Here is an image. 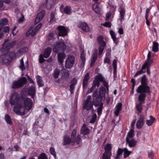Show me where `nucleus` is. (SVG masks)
I'll return each mask as SVG.
<instances>
[{
	"label": "nucleus",
	"instance_id": "9",
	"mask_svg": "<svg viewBox=\"0 0 159 159\" xmlns=\"http://www.w3.org/2000/svg\"><path fill=\"white\" fill-rule=\"evenodd\" d=\"M75 58L72 56L69 57L65 61V67L66 68L70 69L72 67L74 63Z\"/></svg>",
	"mask_w": 159,
	"mask_h": 159
},
{
	"label": "nucleus",
	"instance_id": "39",
	"mask_svg": "<svg viewBox=\"0 0 159 159\" xmlns=\"http://www.w3.org/2000/svg\"><path fill=\"white\" fill-rule=\"evenodd\" d=\"M21 87L18 80L14 81L12 83V88L13 89L20 88Z\"/></svg>",
	"mask_w": 159,
	"mask_h": 159
},
{
	"label": "nucleus",
	"instance_id": "64",
	"mask_svg": "<svg viewBox=\"0 0 159 159\" xmlns=\"http://www.w3.org/2000/svg\"><path fill=\"white\" fill-rule=\"evenodd\" d=\"M88 81H86L83 80L82 83V87L83 89H86L88 84Z\"/></svg>",
	"mask_w": 159,
	"mask_h": 159
},
{
	"label": "nucleus",
	"instance_id": "58",
	"mask_svg": "<svg viewBox=\"0 0 159 159\" xmlns=\"http://www.w3.org/2000/svg\"><path fill=\"white\" fill-rule=\"evenodd\" d=\"M148 157L150 158L151 159H154V153L152 151H150L148 152Z\"/></svg>",
	"mask_w": 159,
	"mask_h": 159
},
{
	"label": "nucleus",
	"instance_id": "10",
	"mask_svg": "<svg viewBox=\"0 0 159 159\" xmlns=\"http://www.w3.org/2000/svg\"><path fill=\"white\" fill-rule=\"evenodd\" d=\"M145 117L144 115H140L136 124V127L138 129H141L144 125V121Z\"/></svg>",
	"mask_w": 159,
	"mask_h": 159
},
{
	"label": "nucleus",
	"instance_id": "59",
	"mask_svg": "<svg viewBox=\"0 0 159 159\" xmlns=\"http://www.w3.org/2000/svg\"><path fill=\"white\" fill-rule=\"evenodd\" d=\"M5 61L3 55H1L0 56V63H2L3 65H7V63H5Z\"/></svg>",
	"mask_w": 159,
	"mask_h": 159
},
{
	"label": "nucleus",
	"instance_id": "23",
	"mask_svg": "<svg viewBox=\"0 0 159 159\" xmlns=\"http://www.w3.org/2000/svg\"><path fill=\"white\" fill-rule=\"evenodd\" d=\"M66 57L65 54L63 52H60L57 55L58 60L60 63H62Z\"/></svg>",
	"mask_w": 159,
	"mask_h": 159
},
{
	"label": "nucleus",
	"instance_id": "60",
	"mask_svg": "<svg viewBox=\"0 0 159 159\" xmlns=\"http://www.w3.org/2000/svg\"><path fill=\"white\" fill-rule=\"evenodd\" d=\"M38 159H48L46 154L44 153H41Z\"/></svg>",
	"mask_w": 159,
	"mask_h": 159
},
{
	"label": "nucleus",
	"instance_id": "52",
	"mask_svg": "<svg viewBox=\"0 0 159 159\" xmlns=\"http://www.w3.org/2000/svg\"><path fill=\"white\" fill-rule=\"evenodd\" d=\"M77 133V130L75 129H74L72 131L71 134V138L72 141L75 140V138H76V136Z\"/></svg>",
	"mask_w": 159,
	"mask_h": 159
},
{
	"label": "nucleus",
	"instance_id": "61",
	"mask_svg": "<svg viewBox=\"0 0 159 159\" xmlns=\"http://www.w3.org/2000/svg\"><path fill=\"white\" fill-rule=\"evenodd\" d=\"M124 148L122 149L119 148L117 152L116 156L120 157V156L122 155L123 152H124Z\"/></svg>",
	"mask_w": 159,
	"mask_h": 159
},
{
	"label": "nucleus",
	"instance_id": "27",
	"mask_svg": "<svg viewBox=\"0 0 159 159\" xmlns=\"http://www.w3.org/2000/svg\"><path fill=\"white\" fill-rule=\"evenodd\" d=\"M150 120H146V124L149 126H152L156 120L155 118L152 116H150Z\"/></svg>",
	"mask_w": 159,
	"mask_h": 159
},
{
	"label": "nucleus",
	"instance_id": "20",
	"mask_svg": "<svg viewBox=\"0 0 159 159\" xmlns=\"http://www.w3.org/2000/svg\"><path fill=\"white\" fill-rule=\"evenodd\" d=\"M71 142L72 143V140L71 138L67 135H65L63 137V142L62 143L63 145L69 144Z\"/></svg>",
	"mask_w": 159,
	"mask_h": 159
},
{
	"label": "nucleus",
	"instance_id": "28",
	"mask_svg": "<svg viewBox=\"0 0 159 159\" xmlns=\"http://www.w3.org/2000/svg\"><path fill=\"white\" fill-rule=\"evenodd\" d=\"M1 52L2 53V55L7 54V53L10 52V49L5 44L3 45L1 49Z\"/></svg>",
	"mask_w": 159,
	"mask_h": 159
},
{
	"label": "nucleus",
	"instance_id": "37",
	"mask_svg": "<svg viewBox=\"0 0 159 159\" xmlns=\"http://www.w3.org/2000/svg\"><path fill=\"white\" fill-rule=\"evenodd\" d=\"M37 82L39 87H42L43 86V81L42 77L38 75L37 77Z\"/></svg>",
	"mask_w": 159,
	"mask_h": 159
},
{
	"label": "nucleus",
	"instance_id": "48",
	"mask_svg": "<svg viewBox=\"0 0 159 159\" xmlns=\"http://www.w3.org/2000/svg\"><path fill=\"white\" fill-rule=\"evenodd\" d=\"M45 12L44 10H42L40 12H39L37 16L40 19L42 20L43 18L45 15Z\"/></svg>",
	"mask_w": 159,
	"mask_h": 159
},
{
	"label": "nucleus",
	"instance_id": "11",
	"mask_svg": "<svg viewBox=\"0 0 159 159\" xmlns=\"http://www.w3.org/2000/svg\"><path fill=\"white\" fill-rule=\"evenodd\" d=\"M57 29L59 31L58 36L64 37L67 34L68 31L64 26L59 25Z\"/></svg>",
	"mask_w": 159,
	"mask_h": 159
},
{
	"label": "nucleus",
	"instance_id": "13",
	"mask_svg": "<svg viewBox=\"0 0 159 159\" xmlns=\"http://www.w3.org/2000/svg\"><path fill=\"white\" fill-rule=\"evenodd\" d=\"M79 28H81L83 31L88 32L89 30V28L88 25L85 22H80L78 24Z\"/></svg>",
	"mask_w": 159,
	"mask_h": 159
},
{
	"label": "nucleus",
	"instance_id": "51",
	"mask_svg": "<svg viewBox=\"0 0 159 159\" xmlns=\"http://www.w3.org/2000/svg\"><path fill=\"white\" fill-rule=\"evenodd\" d=\"M97 118V115L96 113L94 114L92 116L91 120L90 121V123L91 124H94Z\"/></svg>",
	"mask_w": 159,
	"mask_h": 159
},
{
	"label": "nucleus",
	"instance_id": "31",
	"mask_svg": "<svg viewBox=\"0 0 159 159\" xmlns=\"http://www.w3.org/2000/svg\"><path fill=\"white\" fill-rule=\"evenodd\" d=\"M4 119L7 124L10 125H11L13 124V122L9 114H6L5 115Z\"/></svg>",
	"mask_w": 159,
	"mask_h": 159
},
{
	"label": "nucleus",
	"instance_id": "3",
	"mask_svg": "<svg viewBox=\"0 0 159 159\" xmlns=\"http://www.w3.org/2000/svg\"><path fill=\"white\" fill-rule=\"evenodd\" d=\"M66 48V46L65 44L64 41L61 39V41H58L54 45L53 51L57 53H58L60 51H64Z\"/></svg>",
	"mask_w": 159,
	"mask_h": 159
},
{
	"label": "nucleus",
	"instance_id": "15",
	"mask_svg": "<svg viewBox=\"0 0 159 159\" xmlns=\"http://www.w3.org/2000/svg\"><path fill=\"white\" fill-rule=\"evenodd\" d=\"M93 105L92 102H84L83 104V108L87 111H89L92 109H93Z\"/></svg>",
	"mask_w": 159,
	"mask_h": 159
},
{
	"label": "nucleus",
	"instance_id": "4",
	"mask_svg": "<svg viewBox=\"0 0 159 159\" xmlns=\"http://www.w3.org/2000/svg\"><path fill=\"white\" fill-rule=\"evenodd\" d=\"M13 108L14 112L17 115L23 116L25 114V109L21 103L14 105Z\"/></svg>",
	"mask_w": 159,
	"mask_h": 159
},
{
	"label": "nucleus",
	"instance_id": "8",
	"mask_svg": "<svg viewBox=\"0 0 159 159\" xmlns=\"http://www.w3.org/2000/svg\"><path fill=\"white\" fill-rule=\"evenodd\" d=\"M103 81V77L100 73L96 76L95 78L93 81L92 85L96 88H98L100 85V82Z\"/></svg>",
	"mask_w": 159,
	"mask_h": 159
},
{
	"label": "nucleus",
	"instance_id": "29",
	"mask_svg": "<svg viewBox=\"0 0 159 159\" xmlns=\"http://www.w3.org/2000/svg\"><path fill=\"white\" fill-rule=\"evenodd\" d=\"M56 1V0H47L46 3L47 8L48 9H51Z\"/></svg>",
	"mask_w": 159,
	"mask_h": 159
},
{
	"label": "nucleus",
	"instance_id": "16",
	"mask_svg": "<svg viewBox=\"0 0 159 159\" xmlns=\"http://www.w3.org/2000/svg\"><path fill=\"white\" fill-rule=\"evenodd\" d=\"M89 133V129L86 126V124L84 123L81 128L80 134L84 135H86Z\"/></svg>",
	"mask_w": 159,
	"mask_h": 159
},
{
	"label": "nucleus",
	"instance_id": "2",
	"mask_svg": "<svg viewBox=\"0 0 159 159\" xmlns=\"http://www.w3.org/2000/svg\"><path fill=\"white\" fill-rule=\"evenodd\" d=\"M23 100V96H20L18 93L14 92L10 98V103L11 105L21 103Z\"/></svg>",
	"mask_w": 159,
	"mask_h": 159
},
{
	"label": "nucleus",
	"instance_id": "42",
	"mask_svg": "<svg viewBox=\"0 0 159 159\" xmlns=\"http://www.w3.org/2000/svg\"><path fill=\"white\" fill-rule=\"evenodd\" d=\"M124 157L125 158H126L129 156L131 153L132 152L129 151L126 148H124Z\"/></svg>",
	"mask_w": 159,
	"mask_h": 159
},
{
	"label": "nucleus",
	"instance_id": "47",
	"mask_svg": "<svg viewBox=\"0 0 159 159\" xmlns=\"http://www.w3.org/2000/svg\"><path fill=\"white\" fill-rule=\"evenodd\" d=\"M105 46L106 45L105 43H104V45H99L98 49L99 55H102L104 51Z\"/></svg>",
	"mask_w": 159,
	"mask_h": 159
},
{
	"label": "nucleus",
	"instance_id": "32",
	"mask_svg": "<svg viewBox=\"0 0 159 159\" xmlns=\"http://www.w3.org/2000/svg\"><path fill=\"white\" fill-rule=\"evenodd\" d=\"M103 36L102 35H99L98 37L97 40L99 45H103L104 43L106 45V42L103 40Z\"/></svg>",
	"mask_w": 159,
	"mask_h": 159
},
{
	"label": "nucleus",
	"instance_id": "56",
	"mask_svg": "<svg viewBox=\"0 0 159 159\" xmlns=\"http://www.w3.org/2000/svg\"><path fill=\"white\" fill-rule=\"evenodd\" d=\"M55 16L54 14L52 12L51 13V14L50 20L49 21V23L51 24L53 22L55 21Z\"/></svg>",
	"mask_w": 159,
	"mask_h": 159
},
{
	"label": "nucleus",
	"instance_id": "5",
	"mask_svg": "<svg viewBox=\"0 0 159 159\" xmlns=\"http://www.w3.org/2000/svg\"><path fill=\"white\" fill-rule=\"evenodd\" d=\"M136 91L138 93L140 94L138 97V100L139 103L141 102L143 104L144 103V101L146 96V94L149 95L152 92L151 90H148L147 92H144L143 91H142V92H140L138 91V89H136Z\"/></svg>",
	"mask_w": 159,
	"mask_h": 159
},
{
	"label": "nucleus",
	"instance_id": "35",
	"mask_svg": "<svg viewBox=\"0 0 159 159\" xmlns=\"http://www.w3.org/2000/svg\"><path fill=\"white\" fill-rule=\"evenodd\" d=\"M8 22V20L6 18H3L1 20H0V31L5 25L7 24Z\"/></svg>",
	"mask_w": 159,
	"mask_h": 159
},
{
	"label": "nucleus",
	"instance_id": "21",
	"mask_svg": "<svg viewBox=\"0 0 159 159\" xmlns=\"http://www.w3.org/2000/svg\"><path fill=\"white\" fill-rule=\"evenodd\" d=\"M122 104L121 102H120L118 103L116 107V109L114 111V113L116 116H118L120 112L121 111Z\"/></svg>",
	"mask_w": 159,
	"mask_h": 159
},
{
	"label": "nucleus",
	"instance_id": "18",
	"mask_svg": "<svg viewBox=\"0 0 159 159\" xmlns=\"http://www.w3.org/2000/svg\"><path fill=\"white\" fill-rule=\"evenodd\" d=\"M93 8L96 13H100L101 10L100 3L98 2H95L93 5Z\"/></svg>",
	"mask_w": 159,
	"mask_h": 159
},
{
	"label": "nucleus",
	"instance_id": "19",
	"mask_svg": "<svg viewBox=\"0 0 159 159\" xmlns=\"http://www.w3.org/2000/svg\"><path fill=\"white\" fill-rule=\"evenodd\" d=\"M28 93L29 95L34 98V96L36 94L35 88L34 85H33L28 88Z\"/></svg>",
	"mask_w": 159,
	"mask_h": 159
},
{
	"label": "nucleus",
	"instance_id": "17",
	"mask_svg": "<svg viewBox=\"0 0 159 159\" xmlns=\"http://www.w3.org/2000/svg\"><path fill=\"white\" fill-rule=\"evenodd\" d=\"M126 143L128 144V146L130 148H133L135 147L137 143V141L134 139H132L129 140L128 137L126 138Z\"/></svg>",
	"mask_w": 159,
	"mask_h": 159
},
{
	"label": "nucleus",
	"instance_id": "12",
	"mask_svg": "<svg viewBox=\"0 0 159 159\" xmlns=\"http://www.w3.org/2000/svg\"><path fill=\"white\" fill-rule=\"evenodd\" d=\"M103 98L99 95H98L95 98H93V104L95 107H98L101 105L102 102Z\"/></svg>",
	"mask_w": 159,
	"mask_h": 159
},
{
	"label": "nucleus",
	"instance_id": "41",
	"mask_svg": "<svg viewBox=\"0 0 159 159\" xmlns=\"http://www.w3.org/2000/svg\"><path fill=\"white\" fill-rule=\"evenodd\" d=\"M80 57L81 59V65L84 66L85 63L86 59L85 55L83 51L81 52Z\"/></svg>",
	"mask_w": 159,
	"mask_h": 159
},
{
	"label": "nucleus",
	"instance_id": "57",
	"mask_svg": "<svg viewBox=\"0 0 159 159\" xmlns=\"http://www.w3.org/2000/svg\"><path fill=\"white\" fill-rule=\"evenodd\" d=\"M20 65L19 66L20 68L22 70H25V68L24 66V64L23 58H22L20 60Z\"/></svg>",
	"mask_w": 159,
	"mask_h": 159
},
{
	"label": "nucleus",
	"instance_id": "14",
	"mask_svg": "<svg viewBox=\"0 0 159 159\" xmlns=\"http://www.w3.org/2000/svg\"><path fill=\"white\" fill-rule=\"evenodd\" d=\"M119 11L120 14V21L121 22L124 19V17L125 14V8L123 6H120L119 9Z\"/></svg>",
	"mask_w": 159,
	"mask_h": 159
},
{
	"label": "nucleus",
	"instance_id": "55",
	"mask_svg": "<svg viewBox=\"0 0 159 159\" xmlns=\"http://www.w3.org/2000/svg\"><path fill=\"white\" fill-rule=\"evenodd\" d=\"M50 153L55 158H56V155L55 148L53 147H51L50 149Z\"/></svg>",
	"mask_w": 159,
	"mask_h": 159
},
{
	"label": "nucleus",
	"instance_id": "62",
	"mask_svg": "<svg viewBox=\"0 0 159 159\" xmlns=\"http://www.w3.org/2000/svg\"><path fill=\"white\" fill-rule=\"evenodd\" d=\"M105 27H108L110 28L111 26V23L109 22H106L104 23H102L101 24Z\"/></svg>",
	"mask_w": 159,
	"mask_h": 159
},
{
	"label": "nucleus",
	"instance_id": "40",
	"mask_svg": "<svg viewBox=\"0 0 159 159\" xmlns=\"http://www.w3.org/2000/svg\"><path fill=\"white\" fill-rule=\"evenodd\" d=\"M112 154L104 152L102 155V157H100V159H110Z\"/></svg>",
	"mask_w": 159,
	"mask_h": 159
},
{
	"label": "nucleus",
	"instance_id": "50",
	"mask_svg": "<svg viewBox=\"0 0 159 159\" xmlns=\"http://www.w3.org/2000/svg\"><path fill=\"white\" fill-rule=\"evenodd\" d=\"M103 105V103H102L97 108V112L98 115H100L102 114Z\"/></svg>",
	"mask_w": 159,
	"mask_h": 159
},
{
	"label": "nucleus",
	"instance_id": "24",
	"mask_svg": "<svg viewBox=\"0 0 159 159\" xmlns=\"http://www.w3.org/2000/svg\"><path fill=\"white\" fill-rule=\"evenodd\" d=\"M106 93V90L105 87H101L99 91V95H98L103 98L104 100L105 98Z\"/></svg>",
	"mask_w": 159,
	"mask_h": 159
},
{
	"label": "nucleus",
	"instance_id": "33",
	"mask_svg": "<svg viewBox=\"0 0 159 159\" xmlns=\"http://www.w3.org/2000/svg\"><path fill=\"white\" fill-rule=\"evenodd\" d=\"M112 147L111 144L109 143H107L104 147L105 151L104 152L112 154L111 150Z\"/></svg>",
	"mask_w": 159,
	"mask_h": 159
},
{
	"label": "nucleus",
	"instance_id": "45",
	"mask_svg": "<svg viewBox=\"0 0 159 159\" xmlns=\"http://www.w3.org/2000/svg\"><path fill=\"white\" fill-rule=\"evenodd\" d=\"M134 136V130L133 129H131L129 130V132L128 133L127 136L126 137H128L130 138H133Z\"/></svg>",
	"mask_w": 159,
	"mask_h": 159
},
{
	"label": "nucleus",
	"instance_id": "36",
	"mask_svg": "<svg viewBox=\"0 0 159 159\" xmlns=\"http://www.w3.org/2000/svg\"><path fill=\"white\" fill-rule=\"evenodd\" d=\"M18 80L22 87L26 84L27 81L26 78L25 77H21Z\"/></svg>",
	"mask_w": 159,
	"mask_h": 159
},
{
	"label": "nucleus",
	"instance_id": "30",
	"mask_svg": "<svg viewBox=\"0 0 159 159\" xmlns=\"http://www.w3.org/2000/svg\"><path fill=\"white\" fill-rule=\"evenodd\" d=\"M51 52V48L50 47L47 48L44 51L43 54V57L45 58H48L49 57Z\"/></svg>",
	"mask_w": 159,
	"mask_h": 159
},
{
	"label": "nucleus",
	"instance_id": "22",
	"mask_svg": "<svg viewBox=\"0 0 159 159\" xmlns=\"http://www.w3.org/2000/svg\"><path fill=\"white\" fill-rule=\"evenodd\" d=\"M146 63H144L142 66L141 69L139 70L134 75V77H136L138 75H139L142 73H144L146 72V71L144 70L146 69Z\"/></svg>",
	"mask_w": 159,
	"mask_h": 159
},
{
	"label": "nucleus",
	"instance_id": "1",
	"mask_svg": "<svg viewBox=\"0 0 159 159\" xmlns=\"http://www.w3.org/2000/svg\"><path fill=\"white\" fill-rule=\"evenodd\" d=\"M140 82L141 84L137 88L139 91L142 92L143 91L147 92L150 90V87L148 85V81L145 75H143L141 77Z\"/></svg>",
	"mask_w": 159,
	"mask_h": 159
},
{
	"label": "nucleus",
	"instance_id": "43",
	"mask_svg": "<svg viewBox=\"0 0 159 159\" xmlns=\"http://www.w3.org/2000/svg\"><path fill=\"white\" fill-rule=\"evenodd\" d=\"M75 140L72 141V143H73L76 142L77 144H80L81 143L82 140L80 134L78 135L77 137L75 138Z\"/></svg>",
	"mask_w": 159,
	"mask_h": 159
},
{
	"label": "nucleus",
	"instance_id": "34",
	"mask_svg": "<svg viewBox=\"0 0 159 159\" xmlns=\"http://www.w3.org/2000/svg\"><path fill=\"white\" fill-rule=\"evenodd\" d=\"M110 34L114 43H116V45H117L118 43V41H117V39L116 37V35L115 33L113 30H111L110 31Z\"/></svg>",
	"mask_w": 159,
	"mask_h": 159
},
{
	"label": "nucleus",
	"instance_id": "6",
	"mask_svg": "<svg viewBox=\"0 0 159 159\" xmlns=\"http://www.w3.org/2000/svg\"><path fill=\"white\" fill-rule=\"evenodd\" d=\"M23 100L21 103L23 105L24 103L25 108L27 110H30L32 107V102L30 98H25V97L23 96Z\"/></svg>",
	"mask_w": 159,
	"mask_h": 159
},
{
	"label": "nucleus",
	"instance_id": "44",
	"mask_svg": "<svg viewBox=\"0 0 159 159\" xmlns=\"http://www.w3.org/2000/svg\"><path fill=\"white\" fill-rule=\"evenodd\" d=\"M142 103H139L138 104L136 105V107L137 111L139 113H141L143 110Z\"/></svg>",
	"mask_w": 159,
	"mask_h": 159
},
{
	"label": "nucleus",
	"instance_id": "25",
	"mask_svg": "<svg viewBox=\"0 0 159 159\" xmlns=\"http://www.w3.org/2000/svg\"><path fill=\"white\" fill-rule=\"evenodd\" d=\"M42 129V126H40L39 125V121H36L34 124L33 129L34 131L37 132L40 131Z\"/></svg>",
	"mask_w": 159,
	"mask_h": 159
},
{
	"label": "nucleus",
	"instance_id": "63",
	"mask_svg": "<svg viewBox=\"0 0 159 159\" xmlns=\"http://www.w3.org/2000/svg\"><path fill=\"white\" fill-rule=\"evenodd\" d=\"M28 50V48L27 47H24L18 50V52H27Z\"/></svg>",
	"mask_w": 159,
	"mask_h": 159
},
{
	"label": "nucleus",
	"instance_id": "46",
	"mask_svg": "<svg viewBox=\"0 0 159 159\" xmlns=\"http://www.w3.org/2000/svg\"><path fill=\"white\" fill-rule=\"evenodd\" d=\"M16 44V41L15 40L11 42H8L6 44L10 49L13 48Z\"/></svg>",
	"mask_w": 159,
	"mask_h": 159
},
{
	"label": "nucleus",
	"instance_id": "38",
	"mask_svg": "<svg viewBox=\"0 0 159 159\" xmlns=\"http://www.w3.org/2000/svg\"><path fill=\"white\" fill-rule=\"evenodd\" d=\"M159 44L158 43L154 41L153 42V45L152 46V50L153 52H157L158 51Z\"/></svg>",
	"mask_w": 159,
	"mask_h": 159
},
{
	"label": "nucleus",
	"instance_id": "7",
	"mask_svg": "<svg viewBox=\"0 0 159 159\" xmlns=\"http://www.w3.org/2000/svg\"><path fill=\"white\" fill-rule=\"evenodd\" d=\"M16 53L14 51L11 52L8 54L3 55L6 61L4 63H7V65H9L16 57Z\"/></svg>",
	"mask_w": 159,
	"mask_h": 159
},
{
	"label": "nucleus",
	"instance_id": "54",
	"mask_svg": "<svg viewBox=\"0 0 159 159\" xmlns=\"http://www.w3.org/2000/svg\"><path fill=\"white\" fill-rule=\"evenodd\" d=\"M60 74V71L58 70H55L54 72L53 76H54V79H56L57 78Z\"/></svg>",
	"mask_w": 159,
	"mask_h": 159
},
{
	"label": "nucleus",
	"instance_id": "53",
	"mask_svg": "<svg viewBox=\"0 0 159 159\" xmlns=\"http://www.w3.org/2000/svg\"><path fill=\"white\" fill-rule=\"evenodd\" d=\"M54 34L53 32H51L47 36L48 40L49 41L53 40L54 39Z\"/></svg>",
	"mask_w": 159,
	"mask_h": 159
},
{
	"label": "nucleus",
	"instance_id": "26",
	"mask_svg": "<svg viewBox=\"0 0 159 159\" xmlns=\"http://www.w3.org/2000/svg\"><path fill=\"white\" fill-rule=\"evenodd\" d=\"M97 58V51L94 52L92 55V58L90 63V66L92 67L94 66V64Z\"/></svg>",
	"mask_w": 159,
	"mask_h": 159
},
{
	"label": "nucleus",
	"instance_id": "49",
	"mask_svg": "<svg viewBox=\"0 0 159 159\" xmlns=\"http://www.w3.org/2000/svg\"><path fill=\"white\" fill-rule=\"evenodd\" d=\"M71 7L70 6H66L64 9V12L67 14H69L71 12Z\"/></svg>",
	"mask_w": 159,
	"mask_h": 159
}]
</instances>
